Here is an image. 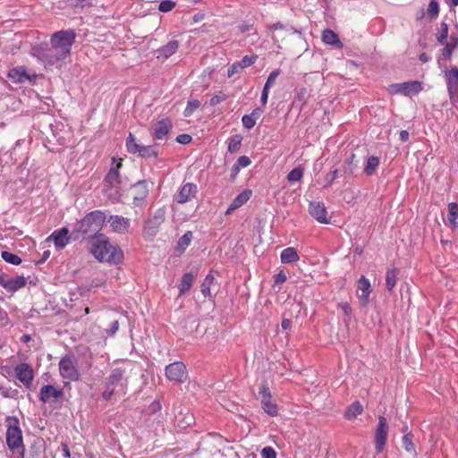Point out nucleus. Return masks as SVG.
Wrapping results in <instances>:
<instances>
[{"instance_id": "32", "label": "nucleus", "mask_w": 458, "mask_h": 458, "mask_svg": "<svg viewBox=\"0 0 458 458\" xmlns=\"http://www.w3.org/2000/svg\"><path fill=\"white\" fill-rule=\"evenodd\" d=\"M145 145L138 142L137 139L132 133H130L126 140V148L131 154H138L140 152V148Z\"/></svg>"}, {"instance_id": "24", "label": "nucleus", "mask_w": 458, "mask_h": 458, "mask_svg": "<svg viewBox=\"0 0 458 458\" xmlns=\"http://www.w3.org/2000/svg\"><path fill=\"white\" fill-rule=\"evenodd\" d=\"M178 47L179 42L177 40H171L166 45L156 50L157 57L167 59L178 50Z\"/></svg>"}, {"instance_id": "60", "label": "nucleus", "mask_w": 458, "mask_h": 458, "mask_svg": "<svg viewBox=\"0 0 458 458\" xmlns=\"http://www.w3.org/2000/svg\"><path fill=\"white\" fill-rule=\"evenodd\" d=\"M240 170H241V168H239L235 164H233V165L231 168V179L232 180H234L238 176Z\"/></svg>"}, {"instance_id": "27", "label": "nucleus", "mask_w": 458, "mask_h": 458, "mask_svg": "<svg viewBox=\"0 0 458 458\" xmlns=\"http://www.w3.org/2000/svg\"><path fill=\"white\" fill-rule=\"evenodd\" d=\"M322 40L327 45L335 46L338 48L343 47V44L340 41L338 35L331 30H325L323 31Z\"/></svg>"}, {"instance_id": "30", "label": "nucleus", "mask_w": 458, "mask_h": 458, "mask_svg": "<svg viewBox=\"0 0 458 458\" xmlns=\"http://www.w3.org/2000/svg\"><path fill=\"white\" fill-rule=\"evenodd\" d=\"M448 215L447 219L452 227H458V204L456 202H451L447 207Z\"/></svg>"}, {"instance_id": "21", "label": "nucleus", "mask_w": 458, "mask_h": 458, "mask_svg": "<svg viewBox=\"0 0 458 458\" xmlns=\"http://www.w3.org/2000/svg\"><path fill=\"white\" fill-rule=\"evenodd\" d=\"M251 194L252 191L250 190H244L239 193L231 202L225 211V215H231L235 209L243 206L250 199Z\"/></svg>"}, {"instance_id": "39", "label": "nucleus", "mask_w": 458, "mask_h": 458, "mask_svg": "<svg viewBox=\"0 0 458 458\" xmlns=\"http://www.w3.org/2000/svg\"><path fill=\"white\" fill-rule=\"evenodd\" d=\"M242 145V137L240 135L232 136L228 142V151L230 153H235L240 149Z\"/></svg>"}, {"instance_id": "10", "label": "nucleus", "mask_w": 458, "mask_h": 458, "mask_svg": "<svg viewBox=\"0 0 458 458\" xmlns=\"http://www.w3.org/2000/svg\"><path fill=\"white\" fill-rule=\"evenodd\" d=\"M388 425L385 417L379 416L378 424L375 432V447L377 454L383 452L387 440Z\"/></svg>"}, {"instance_id": "29", "label": "nucleus", "mask_w": 458, "mask_h": 458, "mask_svg": "<svg viewBox=\"0 0 458 458\" xmlns=\"http://www.w3.org/2000/svg\"><path fill=\"white\" fill-rule=\"evenodd\" d=\"M8 76L15 83L24 82L30 78L23 67H17L11 70Z\"/></svg>"}, {"instance_id": "34", "label": "nucleus", "mask_w": 458, "mask_h": 458, "mask_svg": "<svg viewBox=\"0 0 458 458\" xmlns=\"http://www.w3.org/2000/svg\"><path fill=\"white\" fill-rule=\"evenodd\" d=\"M363 411V407L360 402L352 403L345 411V418L349 420L355 419L358 415H360Z\"/></svg>"}, {"instance_id": "12", "label": "nucleus", "mask_w": 458, "mask_h": 458, "mask_svg": "<svg viewBox=\"0 0 458 458\" xmlns=\"http://www.w3.org/2000/svg\"><path fill=\"white\" fill-rule=\"evenodd\" d=\"M310 215L320 224H328L327 211L321 201H312L309 205Z\"/></svg>"}, {"instance_id": "59", "label": "nucleus", "mask_w": 458, "mask_h": 458, "mask_svg": "<svg viewBox=\"0 0 458 458\" xmlns=\"http://www.w3.org/2000/svg\"><path fill=\"white\" fill-rule=\"evenodd\" d=\"M263 113V110L259 107L258 108H255L250 114V115L252 116V118L257 122V120L260 117V115L262 114Z\"/></svg>"}, {"instance_id": "42", "label": "nucleus", "mask_w": 458, "mask_h": 458, "mask_svg": "<svg viewBox=\"0 0 458 458\" xmlns=\"http://www.w3.org/2000/svg\"><path fill=\"white\" fill-rule=\"evenodd\" d=\"M280 69H275L274 71H272L267 79L264 88H267L268 89H270L271 87L275 84L276 80L280 75Z\"/></svg>"}, {"instance_id": "18", "label": "nucleus", "mask_w": 458, "mask_h": 458, "mask_svg": "<svg viewBox=\"0 0 458 458\" xmlns=\"http://www.w3.org/2000/svg\"><path fill=\"white\" fill-rule=\"evenodd\" d=\"M64 396L62 389H56L51 385L43 386L39 392V400L43 403H48L50 400H58Z\"/></svg>"}, {"instance_id": "45", "label": "nucleus", "mask_w": 458, "mask_h": 458, "mask_svg": "<svg viewBox=\"0 0 458 458\" xmlns=\"http://www.w3.org/2000/svg\"><path fill=\"white\" fill-rule=\"evenodd\" d=\"M448 36V26L445 22L441 23V30L437 34V39L440 44H444Z\"/></svg>"}, {"instance_id": "64", "label": "nucleus", "mask_w": 458, "mask_h": 458, "mask_svg": "<svg viewBox=\"0 0 458 458\" xmlns=\"http://www.w3.org/2000/svg\"><path fill=\"white\" fill-rule=\"evenodd\" d=\"M420 61L422 63H427L429 61V56L426 53H421L419 56Z\"/></svg>"}, {"instance_id": "57", "label": "nucleus", "mask_w": 458, "mask_h": 458, "mask_svg": "<svg viewBox=\"0 0 458 458\" xmlns=\"http://www.w3.org/2000/svg\"><path fill=\"white\" fill-rule=\"evenodd\" d=\"M269 90L270 89H268L267 88L263 87L261 98H260V102L263 106H266V104L267 103Z\"/></svg>"}, {"instance_id": "13", "label": "nucleus", "mask_w": 458, "mask_h": 458, "mask_svg": "<svg viewBox=\"0 0 458 458\" xmlns=\"http://www.w3.org/2000/svg\"><path fill=\"white\" fill-rule=\"evenodd\" d=\"M16 377L23 383L24 386H30L34 378L32 367L28 363H19L14 369Z\"/></svg>"}, {"instance_id": "63", "label": "nucleus", "mask_w": 458, "mask_h": 458, "mask_svg": "<svg viewBox=\"0 0 458 458\" xmlns=\"http://www.w3.org/2000/svg\"><path fill=\"white\" fill-rule=\"evenodd\" d=\"M409 138V132L407 131H402L400 132V140L402 141H406Z\"/></svg>"}, {"instance_id": "51", "label": "nucleus", "mask_w": 458, "mask_h": 458, "mask_svg": "<svg viewBox=\"0 0 458 458\" xmlns=\"http://www.w3.org/2000/svg\"><path fill=\"white\" fill-rule=\"evenodd\" d=\"M337 176H338L337 169H335L334 171H331L330 173H328L325 177V182H326L325 187H329L333 183V182L337 178Z\"/></svg>"}, {"instance_id": "35", "label": "nucleus", "mask_w": 458, "mask_h": 458, "mask_svg": "<svg viewBox=\"0 0 458 458\" xmlns=\"http://www.w3.org/2000/svg\"><path fill=\"white\" fill-rule=\"evenodd\" d=\"M379 165V158L375 156L369 157L364 165L363 172L366 175L371 176Z\"/></svg>"}, {"instance_id": "3", "label": "nucleus", "mask_w": 458, "mask_h": 458, "mask_svg": "<svg viewBox=\"0 0 458 458\" xmlns=\"http://www.w3.org/2000/svg\"><path fill=\"white\" fill-rule=\"evenodd\" d=\"M90 252L100 262L119 264L123 259V251L107 240H97L90 248Z\"/></svg>"}, {"instance_id": "11", "label": "nucleus", "mask_w": 458, "mask_h": 458, "mask_svg": "<svg viewBox=\"0 0 458 458\" xmlns=\"http://www.w3.org/2000/svg\"><path fill=\"white\" fill-rule=\"evenodd\" d=\"M165 375L169 380L182 383L187 379V369L182 362L176 361L166 366Z\"/></svg>"}, {"instance_id": "55", "label": "nucleus", "mask_w": 458, "mask_h": 458, "mask_svg": "<svg viewBox=\"0 0 458 458\" xmlns=\"http://www.w3.org/2000/svg\"><path fill=\"white\" fill-rule=\"evenodd\" d=\"M456 47V43H447L445 47H444V50H443V55L445 57V58H448L450 57V55H452L454 47Z\"/></svg>"}, {"instance_id": "37", "label": "nucleus", "mask_w": 458, "mask_h": 458, "mask_svg": "<svg viewBox=\"0 0 458 458\" xmlns=\"http://www.w3.org/2000/svg\"><path fill=\"white\" fill-rule=\"evenodd\" d=\"M304 174V169L301 166H297L293 168L290 173L287 174V180L290 182H295L301 180Z\"/></svg>"}, {"instance_id": "52", "label": "nucleus", "mask_w": 458, "mask_h": 458, "mask_svg": "<svg viewBox=\"0 0 458 458\" xmlns=\"http://www.w3.org/2000/svg\"><path fill=\"white\" fill-rule=\"evenodd\" d=\"M242 71V68L238 62H235L233 63L227 70V75L228 77H232L233 75H234L235 73H239L240 72Z\"/></svg>"}, {"instance_id": "31", "label": "nucleus", "mask_w": 458, "mask_h": 458, "mask_svg": "<svg viewBox=\"0 0 458 458\" xmlns=\"http://www.w3.org/2000/svg\"><path fill=\"white\" fill-rule=\"evenodd\" d=\"M400 270L396 267L390 268L386 271V286L388 291H392L394 288Z\"/></svg>"}, {"instance_id": "1", "label": "nucleus", "mask_w": 458, "mask_h": 458, "mask_svg": "<svg viewBox=\"0 0 458 458\" xmlns=\"http://www.w3.org/2000/svg\"><path fill=\"white\" fill-rule=\"evenodd\" d=\"M75 38V32L72 30L57 31L51 36L50 47L43 44L35 46L31 55L45 66L57 65L70 55Z\"/></svg>"}, {"instance_id": "6", "label": "nucleus", "mask_w": 458, "mask_h": 458, "mask_svg": "<svg viewBox=\"0 0 458 458\" xmlns=\"http://www.w3.org/2000/svg\"><path fill=\"white\" fill-rule=\"evenodd\" d=\"M5 426L7 428L6 444L8 447L13 451L23 446V437L19 419L14 416H7L5 419Z\"/></svg>"}, {"instance_id": "23", "label": "nucleus", "mask_w": 458, "mask_h": 458, "mask_svg": "<svg viewBox=\"0 0 458 458\" xmlns=\"http://www.w3.org/2000/svg\"><path fill=\"white\" fill-rule=\"evenodd\" d=\"M135 192L133 196V204L139 206L147 198L148 190L147 188V182L145 181H139L133 186Z\"/></svg>"}, {"instance_id": "61", "label": "nucleus", "mask_w": 458, "mask_h": 458, "mask_svg": "<svg viewBox=\"0 0 458 458\" xmlns=\"http://www.w3.org/2000/svg\"><path fill=\"white\" fill-rule=\"evenodd\" d=\"M285 27L281 22L274 23L273 25H270L268 27L269 31L278 30H284Z\"/></svg>"}, {"instance_id": "48", "label": "nucleus", "mask_w": 458, "mask_h": 458, "mask_svg": "<svg viewBox=\"0 0 458 458\" xmlns=\"http://www.w3.org/2000/svg\"><path fill=\"white\" fill-rule=\"evenodd\" d=\"M242 123L243 127L248 130L252 129L256 124V121L250 114H244L242 118Z\"/></svg>"}, {"instance_id": "7", "label": "nucleus", "mask_w": 458, "mask_h": 458, "mask_svg": "<svg viewBox=\"0 0 458 458\" xmlns=\"http://www.w3.org/2000/svg\"><path fill=\"white\" fill-rule=\"evenodd\" d=\"M422 89V83L419 81H410L403 83H393L387 88V90L391 95L401 94L406 97L417 95Z\"/></svg>"}, {"instance_id": "26", "label": "nucleus", "mask_w": 458, "mask_h": 458, "mask_svg": "<svg viewBox=\"0 0 458 458\" xmlns=\"http://www.w3.org/2000/svg\"><path fill=\"white\" fill-rule=\"evenodd\" d=\"M281 262L284 264H291L300 259L297 250L293 247H288L282 250L280 254Z\"/></svg>"}, {"instance_id": "36", "label": "nucleus", "mask_w": 458, "mask_h": 458, "mask_svg": "<svg viewBox=\"0 0 458 458\" xmlns=\"http://www.w3.org/2000/svg\"><path fill=\"white\" fill-rule=\"evenodd\" d=\"M1 257L5 262L12 265L18 266L21 263V259L19 256L7 250L2 251Z\"/></svg>"}, {"instance_id": "17", "label": "nucleus", "mask_w": 458, "mask_h": 458, "mask_svg": "<svg viewBox=\"0 0 458 458\" xmlns=\"http://www.w3.org/2000/svg\"><path fill=\"white\" fill-rule=\"evenodd\" d=\"M197 193V185L191 182L184 183L175 196V200L179 204L189 202Z\"/></svg>"}, {"instance_id": "9", "label": "nucleus", "mask_w": 458, "mask_h": 458, "mask_svg": "<svg viewBox=\"0 0 458 458\" xmlns=\"http://www.w3.org/2000/svg\"><path fill=\"white\" fill-rule=\"evenodd\" d=\"M259 395L263 411L269 416H276L278 414V407L272 398L269 387L266 384L260 386Z\"/></svg>"}, {"instance_id": "4", "label": "nucleus", "mask_w": 458, "mask_h": 458, "mask_svg": "<svg viewBox=\"0 0 458 458\" xmlns=\"http://www.w3.org/2000/svg\"><path fill=\"white\" fill-rule=\"evenodd\" d=\"M58 369L64 386H69L71 382H77L81 378L78 360L72 354L63 356L59 360Z\"/></svg>"}, {"instance_id": "38", "label": "nucleus", "mask_w": 458, "mask_h": 458, "mask_svg": "<svg viewBox=\"0 0 458 458\" xmlns=\"http://www.w3.org/2000/svg\"><path fill=\"white\" fill-rule=\"evenodd\" d=\"M200 106V102L198 99H191L187 102V106L183 111L184 117H190Z\"/></svg>"}, {"instance_id": "50", "label": "nucleus", "mask_w": 458, "mask_h": 458, "mask_svg": "<svg viewBox=\"0 0 458 458\" xmlns=\"http://www.w3.org/2000/svg\"><path fill=\"white\" fill-rule=\"evenodd\" d=\"M239 168H245L251 164V160L247 156H241L234 163Z\"/></svg>"}, {"instance_id": "43", "label": "nucleus", "mask_w": 458, "mask_h": 458, "mask_svg": "<svg viewBox=\"0 0 458 458\" xmlns=\"http://www.w3.org/2000/svg\"><path fill=\"white\" fill-rule=\"evenodd\" d=\"M192 239V233L191 231L186 232L178 241V246L182 248L183 250L186 249Z\"/></svg>"}, {"instance_id": "62", "label": "nucleus", "mask_w": 458, "mask_h": 458, "mask_svg": "<svg viewBox=\"0 0 458 458\" xmlns=\"http://www.w3.org/2000/svg\"><path fill=\"white\" fill-rule=\"evenodd\" d=\"M292 326V322L290 319H287V318H284L283 321H282V327L284 329H288L290 328Z\"/></svg>"}, {"instance_id": "5", "label": "nucleus", "mask_w": 458, "mask_h": 458, "mask_svg": "<svg viewBox=\"0 0 458 458\" xmlns=\"http://www.w3.org/2000/svg\"><path fill=\"white\" fill-rule=\"evenodd\" d=\"M121 165L122 164L119 162L115 166H112L104 179V191L113 202L117 201L121 196L119 174Z\"/></svg>"}, {"instance_id": "40", "label": "nucleus", "mask_w": 458, "mask_h": 458, "mask_svg": "<svg viewBox=\"0 0 458 458\" xmlns=\"http://www.w3.org/2000/svg\"><path fill=\"white\" fill-rule=\"evenodd\" d=\"M158 155V152L156 149L155 146H144L140 148V152L139 153V156L141 157H157Z\"/></svg>"}, {"instance_id": "28", "label": "nucleus", "mask_w": 458, "mask_h": 458, "mask_svg": "<svg viewBox=\"0 0 458 458\" xmlns=\"http://www.w3.org/2000/svg\"><path fill=\"white\" fill-rule=\"evenodd\" d=\"M193 281H194V275L191 272L185 273L182 276V281L178 285L179 294L182 295L185 293H187L192 286Z\"/></svg>"}, {"instance_id": "58", "label": "nucleus", "mask_w": 458, "mask_h": 458, "mask_svg": "<svg viewBox=\"0 0 458 458\" xmlns=\"http://www.w3.org/2000/svg\"><path fill=\"white\" fill-rule=\"evenodd\" d=\"M114 389L115 388L113 386H110V387L107 386V388L102 394L103 398L105 400H109L111 398V396L114 394Z\"/></svg>"}, {"instance_id": "15", "label": "nucleus", "mask_w": 458, "mask_h": 458, "mask_svg": "<svg viewBox=\"0 0 458 458\" xmlns=\"http://www.w3.org/2000/svg\"><path fill=\"white\" fill-rule=\"evenodd\" d=\"M447 91L451 100L454 99L458 95V67H452L445 73Z\"/></svg>"}, {"instance_id": "22", "label": "nucleus", "mask_w": 458, "mask_h": 458, "mask_svg": "<svg viewBox=\"0 0 458 458\" xmlns=\"http://www.w3.org/2000/svg\"><path fill=\"white\" fill-rule=\"evenodd\" d=\"M172 128V122L165 118L158 121L154 126V137L157 140H164Z\"/></svg>"}, {"instance_id": "16", "label": "nucleus", "mask_w": 458, "mask_h": 458, "mask_svg": "<svg viewBox=\"0 0 458 458\" xmlns=\"http://www.w3.org/2000/svg\"><path fill=\"white\" fill-rule=\"evenodd\" d=\"M71 236L67 227H62L55 230L47 238V241L53 242L57 249H64L70 242Z\"/></svg>"}, {"instance_id": "56", "label": "nucleus", "mask_w": 458, "mask_h": 458, "mask_svg": "<svg viewBox=\"0 0 458 458\" xmlns=\"http://www.w3.org/2000/svg\"><path fill=\"white\" fill-rule=\"evenodd\" d=\"M192 138L189 134H180L176 138V141L180 144L186 145L191 141Z\"/></svg>"}, {"instance_id": "53", "label": "nucleus", "mask_w": 458, "mask_h": 458, "mask_svg": "<svg viewBox=\"0 0 458 458\" xmlns=\"http://www.w3.org/2000/svg\"><path fill=\"white\" fill-rule=\"evenodd\" d=\"M262 458H276V453L271 446H266L261 451Z\"/></svg>"}, {"instance_id": "8", "label": "nucleus", "mask_w": 458, "mask_h": 458, "mask_svg": "<svg viewBox=\"0 0 458 458\" xmlns=\"http://www.w3.org/2000/svg\"><path fill=\"white\" fill-rule=\"evenodd\" d=\"M165 218V210L158 208L155 211L153 216L144 223L143 233L145 238H153L157 235L159 226L164 223Z\"/></svg>"}, {"instance_id": "33", "label": "nucleus", "mask_w": 458, "mask_h": 458, "mask_svg": "<svg viewBox=\"0 0 458 458\" xmlns=\"http://www.w3.org/2000/svg\"><path fill=\"white\" fill-rule=\"evenodd\" d=\"M215 277L211 274L206 276L200 286L201 293L205 298L212 297L211 286L215 284Z\"/></svg>"}, {"instance_id": "46", "label": "nucleus", "mask_w": 458, "mask_h": 458, "mask_svg": "<svg viewBox=\"0 0 458 458\" xmlns=\"http://www.w3.org/2000/svg\"><path fill=\"white\" fill-rule=\"evenodd\" d=\"M175 7V3L172 0H163L158 6V10L162 13H168Z\"/></svg>"}, {"instance_id": "20", "label": "nucleus", "mask_w": 458, "mask_h": 458, "mask_svg": "<svg viewBox=\"0 0 458 458\" xmlns=\"http://www.w3.org/2000/svg\"><path fill=\"white\" fill-rule=\"evenodd\" d=\"M108 223L112 229L118 233H124L128 231L131 219L122 216H110Z\"/></svg>"}, {"instance_id": "2", "label": "nucleus", "mask_w": 458, "mask_h": 458, "mask_svg": "<svg viewBox=\"0 0 458 458\" xmlns=\"http://www.w3.org/2000/svg\"><path fill=\"white\" fill-rule=\"evenodd\" d=\"M106 220V215L102 210L89 212L74 224L72 235L83 239L95 238L102 230Z\"/></svg>"}, {"instance_id": "25", "label": "nucleus", "mask_w": 458, "mask_h": 458, "mask_svg": "<svg viewBox=\"0 0 458 458\" xmlns=\"http://www.w3.org/2000/svg\"><path fill=\"white\" fill-rule=\"evenodd\" d=\"M123 377L124 370L120 368L113 369L109 377L106 378V384L108 385V387L113 386L115 388L117 386H122Z\"/></svg>"}, {"instance_id": "47", "label": "nucleus", "mask_w": 458, "mask_h": 458, "mask_svg": "<svg viewBox=\"0 0 458 458\" xmlns=\"http://www.w3.org/2000/svg\"><path fill=\"white\" fill-rule=\"evenodd\" d=\"M438 13H439L438 3L436 0H431L428 6V14L430 17L435 18L437 16Z\"/></svg>"}, {"instance_id": "54", "label": "nucleus", "mask_w": 458, "mask_h": 458, "mask_svg": "<svg viewBox=\"0 0 458 458\" xmlns=\"http://www.w3.org/2000/svg\"><path fill=\"white\" fill-rule=\"evenodd\" d=\"M225 99H226V96L224 93L219 92L218 94L213 96L210 98L209 104H210V106H216L219 103L225 101Z\"/></svg>"}, {"instance_id": "19", "label": "nucleus", "mask_w": 458, "mask_h": 458, "mask_svg": "<svg viewBox=\"0 0 458 458\" xmlns=\"http://www.w3.org/2000/svg\"><path fill=\"white\" fill-rule=\"evenodd\" d=\"M371 293V284L368 278L362 276L357 282V296L362 303L369 301Z\"/></svg>"}, {"instance_id": "41", "label": "nucleus", "mask_w": 458, "mask_h": 458, "mask_svg": "<svg viewBox=\"0 0 458 458\" xmlns=\"http://www.w3.org/2000/svg\"><path fill=\"white\" fill-rule=\"evenodd\" d=\"M403 445L404 449L409 453H415V445L412 442V435L405 434L403 437Z\"/></svg>"}, {"instance_id": "14", "label": "nucleus", "mask_w": 458, "mask_h": 458, "mask_svg": "<svg viewBox=\"0 0 458 458\" xmlns=\"http://www.w3.org/2000/svg\"><path fill=\"white\" fill-rule=\"evenodd\" d=\"M27 284V279L23 276H17L13 278L0 277V285L8 293H15L23 288Z\"/></svg>"}, {"instance_id": "49", "label": "nucleus", "mask_w": 458, "mask_h": 458, "mask_svg": "<svg viewBox=\"0 0 458 458\" xmlns=\"http://www.w3.org/2000/svg\"><path fill=\"white\" fill-rule=\"evenodd\" d=\"M287 280L285 273L281 270L279 273L274 276V287L281 286Z\"/></svg>"}, {"instance_id": "44", "label": "nucleus", "mask_w": 458, "mask_h": 458, "mask_svg": "<svg viewBox=\"0 0 458 458\" xmlns=\"http://www.w3.org/2000/svg\"><path fill=\"white\" fill-rule=\"evenodd\" d=\"M258 56L256 55H245L242 57L241 61H239L242 70L253 65L255 62L257 61Z\"/></svg>"}]
</instances>
